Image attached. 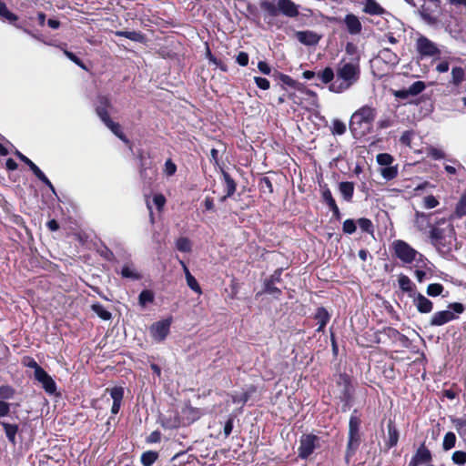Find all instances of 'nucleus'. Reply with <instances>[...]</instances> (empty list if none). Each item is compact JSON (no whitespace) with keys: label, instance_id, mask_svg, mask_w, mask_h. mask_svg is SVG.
Masks as SVG:
<instances>
[{"label":"nucleus","instance_id":"obj_2","mask_svg":"<svg viewBox=\"0 0 466 466\" xmlns=\"http://www.w3.org/2000/svg\"><path fill=\"white\" fill-rule=\"evenodd\" d=\"M376 117L375 108L364 106L353 113L350 122V129L354 137H363L370 132Z\"/></svg>","mask_w":466,"mask_h":466},{"label":"nucleus","instance_id":"obj_16","mask_svg":"<svg viewBox=\"0 0 466 466\" xmlns=\"http://www.w3.org/2000/svg\"><path fill=\"white\" fill-rule=\"evenodd\" d=\"M110 106V102L107 97L100 96L99 97V105L96 106V114L103 121L105 125L108 124L111 119L107 113L106 108Z\"/></svg>","mask_w":466,"mask_h":466},{"label":"nucleus","instance_id":"obj_36","mask_svg":"<svg viewBox=\"0 0 466 466\" xmlns=\"http://www.w3.org/2000/svg\"><path fill=\"white\" fill-rule=\"evenodd\" d=\"M15 390L13 387L9 385H2L0 386V400H10L15 396Z\"/></svg>","mask_w":466,"mask_h":466},{"label":"nucleus","instance_id":"obj_26","mask_svg":"<svg viewBox=\"0 0 466 466\" xmlns=\"http://www.w3.org/2000/svg\"><path fill=\"white\" fill-rule=\"evenodd\" d=\"M465 72L464 69L460 66H455L451 69V83L455 86H459L464 79Z\"/></svg>","mask_w":466,"mask_h":466},{"label":"nucleus","instance_id":"obj_8","mask_svg":"<svg viewBox=\"0 0 466 466\" xmlns=\"http://www.w3.org/2000/svg\"><path fill=\"white\" fill-rule=\"evenodd\" d=\"M170 324V319H163L152 324L150 327L151 337L157 341L165 339L169 332Z\"/></svg>","mask_w":466,"mask_h":466},{"label":"nucleus","instance_id":"obj_53","mask_svg":"<svg viewBox=\"0 0 466 466\" xmlns=\"http://www.w3.org/2000/svg\"><path fill=\"white\" fill-rule=\"evenodd\" d=\"M261 7L263 10L267 11L269 15H275L277 14V9H278L277 4L275 5L272 2L266 1L261 4Z\"/></svg>","mask_w":466,"mask_h":466},{"label":"nucleus","instance_id":"obj_58","mask_svg":"<svg viewBox=\"0 0 466 466\" xmlns=\"http://www.w3.org/2000/svg\"><path fill=\"white\" fill-rule=\"evenodd\" d=\"M322 197H323L324 201L327 203V205L329 208L336 204L329 189L324 190L322 193Z\"/></svg>","mask_w":466,"mask_h":466},{"label":"nucleus","instance_id":"obj_51","mask_svg":"<svg viewBox=\"0 0 466 466\" xmlns=\"http://www.w3.org/2000/svg\"><path fill=\"white\" fill-rule=\"evenodd\" d=\"M187 286L194 290L195 292L201 294V289L199 284L198 283L197 279L194 276L188 277L186 279Z\"/></svg>","mask_w":466,"mask_h":466},{"label":"nucleus","instance_id":"obj_40","mask_svg":"<svg viewBox=\"0 0 466 466\" xmlns=\"http://www.w3.org/2000/svg\"><path fill=\"white\" fill-rule=\"evenodd\" d=\"M439 205V200L432 195H427L422 199V207L426 209H431Z\"/></svg>","mask_w":466,"mask_h":466},{"label":"nucleus","instance_id":"obj_61","mask_svg":"<svg viewBox=\"0 0 466 466\" xmlns=\"http://www.w3.org/2000/svg\"><path fill=\"white\" fill-rule=\"evenodd\" d=\"M32 172L35 175V177L39 179V180H43L44 178L46 179V176L42 172V170L35 165V164H32V167H29Z\"/></svg>","mask_w":466,"mask_h":466},{"label":"nucleus","instance_id":"obj_19","mask_svg":"<svg viewBox=\"0 0 466 466\" xmlns=\"http://www.w3.org/2000/svg\"><path fill=\"white\" fill-rule=\"evenodd\" d=\"M431 459V456L430 451L424 446H421L419 448L414 458L410 462V466H415L417 462H428Z\"/></svg>","mask_w":466,"mask_h":466},{"label":"nucleus","instance_id":"obj_37","mask_svg":"<svg viewBox=\"0 0 466 466\" xmlns=\"http://www.w3.org/2000/svg\"><path fill=\"white\" fill-rule=\"evenodd\" d=\"M419 15L421 19L430 25H433L438 22V19L428 13L424 6H421V8L419 10Z\"/></svg>","mask_w":466,"mask_h":466},{"label":"nucleus","instance_id":"obj_35","mask_svg":"<svg viewBox=\"0 0 466 466\" xmlns=\"http://www.w3.org/2000/svg\"><path fill=\"white\" fill-rule=\"evenodd\" d=\"M364 11L370 15H379L382 13L383 9L376 2L369 0L364 7Z\"/></svg>","mask_w":466,"mask_h":466},{"label":"nucleus","instance_id":"obj_12","mask_svg":"<svg viewBox=\"0 0 466 466\" xmlns=\"http://www.w3.org/2000/svg\"><path fill=\"white\" fill-rule=\"evenodd\" d=\"M344 24L347 31L350 35H359L361 32L362 25L360 19L353 14H348L344 17Z\"/></svg>","mask_w":466,"mask_h":466},{"label":"nucleus","instance_id":"obj_15","mask_svg":"<svg viewBox=\"0 0 466 466\" xmlns=\"http://www.w3.org/2000/svg\"><path fill=\"white\" fill-rule=\"evenodd\" d=\"M431 215L416 211L414 217V225L418 230L424 232L431 228Z\"/></svg>","mask_w":466,"mask_h":466},{"label":"nucleus","instance_id":"obj_5","mask_svg":"<svg viewBox=\"0 0 466 466\" xmlns=\"http://www.w3.org/2000/svg\"><path fill=\"white\" fill-rule=\"evenodd\" d=\"M415 48L421 58L434 57L441 55V50L438 46L433 41L422 35H419L417 37L415 42Z\"/></svg>","mask_w":466,"mask_h":466},{"label":"nucleus","instance_id":"obj_62","mask_svg":"<svg viewBox=\"0 0 466 466\" xmlns=\"http://www.w3.org/2000/svg\"><path fill=\"white\" fill-rule=\"evenodd\" d=\"M10 411V404L0 400V418L8 415Z\"/></svg>","mask_w":466,"mask_h":466},{"label":"nucleus","instance_id":"obj_18","mask_svg":"<svg viewBox=\"0 0 466 466\" xmlns=\"http://www.w3.org/2000/svg\"><path fill=\"white\" fill-rule=\"evenodd\" d=\"M0 425L4 428L5 433L8 441L13 444H16V434L18 432V425L11 424L5 421H0Z\"/></svg>","mask_w":466,"mask_h":466},{"label":"nucleus","instance_id":"obj_64","mask_svg":"<svg viewBox=\"0 0 466 466\" xmlns=\"http://www.w3.org/2000/svg\"><path fill=\"white\" fill-rule=\"evenodd\" d=\"M160 439H161L160 432L155 431L150 433V435L147 437V441L149 443H156V442L160 441Z\"/></svg>","mask_w":466,"mask_h":466},{"label":"nucleus","instance_id":"obj_33","mask_svg":"<svg viewBox=\"0 0 466 466\" xmlns=\"http://www.w3.org/2000/svg\"><path fill=\"white\" fill-rule=\"evenodd\" d=\"M456 436L453 432L449 431L445 434L442 442V448L444 451H449L455 446Z\"/></svg>","mask_w":466,"mask_h":466},{"label":"nucleus","instance_id":"obj_49","mask_svg":"<svg viewBox=\"0 0 466 466\" xmlns=\"http://www.w3.org/2000/svg\"><path fill=\"white\" fill-rule=\"evenodd\" d=\"M380 173L388 180L394 178L398 174L397 169L393 167H385L381 169Z\"/></svg>","mask_w":466,"mask_h":466},{"label":"nucleus","instance_id":"obj_50","mask_svg":"<svg viewBox=\"0 0 466 466\" xmlns=\"http://www.w3.org/2000/svg\"><path fill=\"white\" fill-rule=\"evenodd\" d=\"M343 232L352 234L356 231V223L353 219H346L342 226Z\"/></svg>","mask_w":466,"mask_h":466},{"label":"nucleus","instance_id":"obj_29","mask_svg":"<svg viewBox=\"0 0 466 466\" xmlns=\"http://www.w3.org/2000/svg\"><path fill=\"white\" fill-rule=\"evenodd\" d=\"M463 216H466V195H462L459 200V202L456 205L454 214L452 217L455 218H461Z\"/></svg>","mask_w":466,"mask_h":466},{"label":"nucleus","instance_id":"obj_45","mask_svg":"<svg viewBox=\"0 0 466 466\" xmlns=\"http://www.w3.org/2000/svg\"><path fill=\"white\" fill-rule=\"evenodd\" d=\"M177 248L182 252H188L191 249V244L188 238H179L176 243Z\"/></svg>","mask_w":466,"mask_h":466},{"label":"nucleus","instance_id":"obj_23","mask_svg":"<svg viewBox=\"0 0 466 466\" xmlns=\"http://www.w3.org/2000/svg\"><path fill=\"white\" fill-rule=\"evenodd\" d=\"M399 441V431L392 422L388 424V445L390 448L395 446Z\"/></svg>","mask_w":466,"mask_h":466},{"label":"nucleus","instance_id":"obj_44","mask_svg":"<svg viewBox=\"0 0 466 466\" xmlns=\"http://www.w3.org/2000/svg\"><path fill=\"white\" fill-rule=\"evenodd\" d=\"M443 286L440 283L430 284L427 288V294L431 297H436L443 291Z\"/></svg>","mask_w":466,"mask_h":466},{"label":"nucleus","instance_id":"obj_1","mask_svg":"<svg viewBox=\"0 0 466 466\" xmlns=\"http://www.w3.org/2000/svg\"><path fill=\"white\" fill-rule=\"evenodd\" d=\"M360 78V57L342 59L336 66V79L329 85L330 92L341 94L356 85Z\"/></svg>","mask_w":466,"mask_h":466},{"label":"nucleus","instance_id":"obj_47","mask_svg":"<svg viewBox=\"0 0 466 466\" xmlns=\"http://www.w3.org/2000/svg\"><path fill=\"white\" fill-rule=\"evenodd\" d=\"M358 225L361 228V230L372 233L373 232V225L371 221L368 218H362L358 220Z\"/></svg>","mask_w":466,"mask_h":466},{"label":"nucleus","instance_id":"obj_60","mask_svg":"<svg viewBox=\"0 0 466 466\" xmlns=\"http://www.w3.org/2000/svg\"><path fill=\"white\" fill-rule=\"evenodd\" d=\"M236 59L238 64L241 66H245L248 64V55L245 52H239Z\"/></svg>","mask_w":466,"mask_h":466},{"label":"nucleus","instance_id":"obj_48","mask_svg":"<svg viewBox=\"0 0 466 466\" xmlns=\"http://www.w3.org/2000/svg\"><path fill=\"white\" fill-rule=\"evenodd\" d=\"M392 161H393V157L390 154L381 153L377 156V162L380 166L388 167L392 163Z\"/></svg>","mask_w":466,"mask_h":466},{"label":"nucleus","instance_id":"obj_27","mask_svg":"<svg viewBox=\"0 0 466 466\" xmlns=\"http://www.w3.org/2000/svg\"><path fill=\"white\" fill-rule=\"evenodd\" d=\"M0 17L6 19L10 23H15L18 19L17 15L9 11L6 5L2 1H0Z\"/></svg>","mask_w":466,"mask_h":466},{"label":"nucleus","instance_id":"obj_46","mask_svg":"<svg viewBox=\"0 0 466 466\" xmlns=\"http://www.w3.org/2000/svg\"><path fill=\"white\" fill-rule=\"evenodd\" d=\"M399 286L403 291H410L411 290V280L409 279V277L405 275H400L399 278Z\"/></svg>","mask_w":466,"mask_h":466},{"label":"nucleus","instance_id":"obj_6","mask_svg":"<svg viewBox=\"0 0 466 466\" xmlns=\"http://www.w3.org/2000/svg\"><path fill=\"white\" fill-rule=\"evenodd\" d=\"M392 248L396 257L403 263L409 264L415 260L416 257L421 255L403 240H395L392 243Z\"/></svg>","mask_w":466,"mask_h":466},{"label":"nucleus","instance_id":"obj_14","mask_svg":"<svg viewBox=\"0 0 466 466\" xmlns=\"http://www.w3.org/2000/svg\"><path fill=\"white\" fill-rule=\"evenodd\" d=\"M110 395L113 400L111 412L112 414L116 415L118 413L121 407V402L124 396V390L122 387H115L111 389Z\"/></svg>","mask_w":466,"mask_h":466},{"label":"nucleus","instance_id":"obj_32","mask_svg":"<svg viewBox=\"0 0 466 466\" xmlns=\"http://www.w3.org/2000/svg\"><path fill=\"white\" fill-rule=\"evenodd\" d=\"M161 425L167 429H175L177 428L180 424V421L177 417H169L166 416L160 418Z\"/></svg>","mask_w":466,"mask_h":466},{"label":"nucleus","instance_id":"obj_55","mask_svg":"<svg viewBox=\"0 0 466 466\" xmlns=\"http://www.w3.org/2000/svg\"><path fill=\"white\" fill-rule=\"evenodd\" d=\"M206 56L208 58L209 62L217 66H219L223 71H226V66L222 65L220 61H218L212 54L208 47H207Z\"/></svg>","mask_w":466,"mask_h":466},{"label":"nucleus","instance_id":"obj_7","mask_svg":"<svg viewBox=\"0 0 466 466\" xmlns=\"http://www.w3.org/2000/svg\"><path fill=\"white\" fill-rule=\"evenodd\" d=\"M299 447V456L307 459L319 447V438L312 434L303 435Z\"/></svg>","mask_w":466,"mask_h":466},{"label":"nucleus","instance_id":"obj_10","mask_svg":"<svg viewBox=\"0 0 466 466\" xmlns=\"http://www.w3.org/2000/svg\"><path fill=\"white\" fill-rule=\"evenodd\" d=\"M278 9L289 17H295L299 15L298 5L291 0H276Z\"/></svg>","mask_w":466,"mask_h":466},{"label":"nucleus","instance_id":"obj_63","mask_svg":"<svg viewBox=\"0 0 466 466\" xmlns=\"http://www.w3.org/2000/svg\"><path fill=\"white\" fill-rule=\"evenodd\" d=\"M258 68L264 75H269L271 73L270 66L265 61H259L258 63Z\"/></svg>","mask_w":466,"mask_h":466},{"label":"nucleus","instance_id":"obj_22","mask_svg":"<svg viewBox=\"0 0 466 466\" xmlns=\"http://www.w3.org/2000/svg\"><path fill=\"white\" fill-rule=\"evenodd\" d=\"M339 189L346 201L351 200L354 192V184L352 182H340Z\"/></svg>","mask_w":466,"mask_h":466},{"label":"nucleus","instance_id":"obj_56","mask_svg":"<svg viewBox=\"0 0 466 466\" xmlns=\"http://www.w3.org/2000/svg\"><path fill=\"white\" fill-rule=\"evenodd\" d=\"M24 365L28 368L34 369L35 370L34 375L37 374V371L39 370V369H43L42 367H40L38 365V363L33 358H26L24 360Z\"/></svg>","mask_w":466,"mask_h":466},{"label":"nucleus","instance_id":"obj_11","mask_svg":"<svg viewBox=\"0 0 466 466\" xmlns=\"http://www.w3.org/2000/svg\"><path fill=\"white\" fill-rule=\"evenodd\" d=\"M413 304L418 311L423 314L430 313L433 309L432 302L420 293L414 295Z\"/></svg>","mask_w":466,"mask_h":466},{"label":"nucleus","instance_id":"obj_20","mask_svg":"<svg viewBox=\"0 0 466 466\" xmlns=\"http://www.w3.org/2000/svg\"><path fill=\"white\" fill-rule=\"evenodd\" d=\"M379 57L389 65H397L400 60L398 56L389 48H382L379 53Z\"/></svg>","mask_w":466,"mask_h":466},{"label":"nucleus","instance_id":"obj_42","mask_svg":"<svg viewBox=\"0 0 466 466\" xmlns=\"http://www.w3.org/2000/svg\"><path fill=\"white\" fill-rule=\"evenodd\" d=\"M425 87H426V86H425L424 82L416 81L409 86L408 92L410 94H411V96H417L420 93H421L425 89Z\"/></svg>","mask_w":466,"mask_h":466},{"label":"nucleus","instance_id":"obj_9","mask_svg":"<svg viewBox=\"0 0 466 466\" xmlns=\"http://www.w3.org/2000/svg\"><path fill=\"white\" fill-rule=\"evenodd\" d=\"M35 379L42 384L47 393L52 394L56 391V382L44 369H39L37 374H35Z\"/></svg>","mask_w":466,"mask_h":466},{"label":"nucleus","instance_id":"obj_17","mask_svg":"<svg viewBox=\"0 0 466 466\" xmlns=\"http://www.w3.org/2000/svg\"><path fill=\"white\" fill-rule=\"evenodd\" d=\"M120 274L123 278L132 280H139L142 279L141 274L137 271L133 263L124 264Z\"/></svg>","mask_w":466,"mask_h":466},{"label":"nucleus","instance_id":"obj_54","mask_svg":"<svg viewBox=\"0 0 466 466\" xmlns=\"http://www.w3.org/2000/svg\"><path fill=\"white\" fill-rule=\"evenodd\" d=\"M254 81L258 87L262 90H268L270 86L269 81L267 78L255 76Z\"/></svg>","mask_w":466,"mask_h":466},{"label":"nucleus","instance_id":"obj_38","mask_svg":"<svg viewBox=\"0 0 466 466\" xmlns=\"http://www.w3.org/2000/svg\"><path fill=\"white\" fill-rule=\"evenodd\" d=\"M451 461L454 464L462 466L466 463V451H456L452 453Z\"/></svg>","mask_w":466,"mask_h":466},{"label":"nucleus","instance_id":"obj_57","mask_svg":"<svg viewBox=\"0 0 466 466\" xmlns=\"http://www.w3.org/2000/svg\"><path fill=\"white\" fill-rule=\"evenodd\" d=\"M265 292L272 295L279 294L280 290L274 286L273 280H268L265 284Z\"/></svg>","mask_w":466,"mask_h":466},{"label":"nucleus","instance_id":"obj_21","mask_svg":"<svg viewBox=\"0 0 466 466\" xmlns=\"http://www.w3.org/2000/svg\"><path fill=\"white\" fill-rule=\"evenodd\" d=\"M315 318L318 320V324H319L317 331L320 332L323 330L324 327L329 322L330 316H329V312L324 308H319L317 309Z\"/></svg>","mask_w":466,"mask_h":466},{"label":"nucleus","instance_id":"obj_3","mask_svg":"<svg viewBox=\"0 0 466 466\" xmlns=\"http://www.w3.org/2000/svg\"><path fill=\"white\" fill-rule=\"evenodd\" d=\"M448 309L435 312L430 320L431 326H442L457 318L458 314L462 313L464 307L461 303H451Z\"/></svg>","mask_w":466,"mask_h":466},{"label":"nucleus","instance_id":"obj_13","mask_svg":"<svg viewBox=\"0 0 466 466\" xmlns=\"http://www.w3.org/2000/svg\"><path fill=\"white\" fill-rule=\"evenodd\" d=\"M297 39L303 45L313 46L319 43L320 36L312 31H298Z\"/></svg>","mask_w":466,"mask_h":466},{"label":"nucleus","instance_id":"obj_43","mask_svg":"<svg viewBox=\"0 0 466 466\" xmlns=\"http://www.w3.org/2000/svg\"><path fill=\"white\" fill-rule=\"evenodd\" d=\"M346 130V125L342 121L339 119L333 120L331 127L332 134L340 136L343 135Z\"/></svg>","mask_w":466,"mask_h":466},{"label":"nucleus","instance_id":"obj_52","mask_svg":"<svg viewBox=\"0 0 466 466\" xmlns=\"http://www.w3.org/2000/svg\"><path fill=\"white\" fill-rule=\"evenodd\" d=\"M177 171V166L171 159H167L165 163L164 172L167 176H173Z\"/></svg>","mask_w":466,"mask_h":466},{"label":"nucleus","instance_id":"obj_59","mask_svg":"<svg viewBox=\"0 0 466 466\" xmlns=\"http://www.w3.org/2000/svg\"><path fill=\"white\" fill-rule=\"evenodd\" d=\"M153 202L157 208L161 210L166 203V198L162 194H157L154 196Z\"/></svg>","mask_w":466,"mask_h":466},{"label":"nucleus","instance_id":"obj_34","mask_svg":"<svg viewBox=\"0 0 466 466\" xmlns=\"http://www.w3.org/2000/svg\"><path fill=\"white\" fill-rule=\"evenodd\" d=\"M430 228H431V230H430L429 234H430L431 241L434 246H436L442 239V237H443L442 229H441L437 227H431V226Z\"/></svg>","mask_w":466,"mask_h":466},{"label":"nucleus","instance_id":"obj_31","mask_svg":"<svg viewBox=\"0 0 466 466\" xmlns=\"http://www.w3.org/2000/svg\"><path fill=\"white\" fill-rule=\"evenodd\" d=\"M116 35L136 42H141L143 40L142 34L136 31H116Z\"/></svg>","mask_w":466,"mask_h":466},{"label":"nucleus","instance_id":"obj_28","mask_svg":"<svg viewBox=\"0 0 466 466\" xmlns=\"http://www.w3.org/2000/svg\"><path fill=\"white\" fill-rule=\"evenodd\" d=\"M92 310L102 319L108 320L111 319V313L101 304L96 303L92 305Z\"/></svg>","mask_w":466,"mask_h":466},{"label":"nucleus","instance_id":"obj_39","mask_svg":"<svg viewBox=\"0 0 466 466\" xmlns=\"http://www.w3.org/2000/svg\"><path fill=\"white\" fill-rule=\"evenodd\" d=\"M154 300V294L151 290H143L138 297L139 304L144 307L147 303H150Z\"/></svg>","mask_w":466,"mask_h":466},{"label":"nucleus","instance_id":"obj_25","mask_svg":"<svg viewBox=\"0 0 466 466\" xmlns=\"http://www.w3.org/2000/svg\"><path fill=\"white\" fill-rule=\"evenodd\" d=\"M158 454L156 451H148L141 455V463L143 466H152L157 460Z\"/></svg>","mask_w":466,"mask_h":466},{"label":"nucleus","instance_id":"obj_41","mask_svg":"<svg viewBox=\"0 0 466 466\" xmlns=\"http://www.w3.org/2000/svg\"><path fill=\"white\" fill-rule=\"evenodd\" d=\"M250 397V392L248 391H242V392H237L231 395L232 402L233 403H241L245 404Z\"/></svg>","mask_w":466,"mask_h":466},{"label":"nucleus","instance_id":"obj_24","mask_svg":"<svg viewBox=\"0 0 466 466\" xmlns=\"http://www.w3.org/2000/svg\"><path fill=\"white\" fill-rule=\"evenodd\" d=\"M318 76L324 84L332 83L336 79V70L331 67H326L322 72L318 74Z\"/></svg>","mask_w":466,"mask_h":466},{"label":"nucleus","instance_id":"obj_30","mask_svg":"<svg viewBox=\"0 0 466 466\" xmlns=\"http://www.w3.org/2000/svg\"><path fill=\"white\" fill-rule=\"evenodd\" d=\"M222 176L226 184V191L228 196H232L236 191V183L228 173L222 171Z\"/></svg>","mask_w":466,"mask_h":466},{"label":"nucleus","instance_id":"obj_4","mask_svg":"<svg viewBox=\"0 0 466 466\" xmlns=\"http://www.w3.org/2000/svg\"><path fill=\"white\" fill-rule=\"evenodd\" d=\"M356 413H357V410H355L350 418L347 458L351 456L360 445V426L361 420L356 415Z\"/></svg>","mask_w":466,"mask_h":466}]
</instances>
